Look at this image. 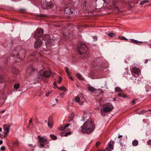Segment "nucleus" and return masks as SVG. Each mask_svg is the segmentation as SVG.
<instances>
[{
  "instance_id": "nucleus-44",
  "label": "nucleus",
  "mask_w": 151,
  "mask_h": 151,
  "mask_svg": "<svg viewBox=\"0 0 151 151\" xmlns=\"http://www.w3.org/2000/svg\"><path fill=\"white\" fill-rule=\"evenodd\" d=\"M53 84L54 85V86H57V83L56 82H54L53 83Z\"/></svg>"
},
{
  "instance_id": "nucleus-39",
  "label": "nucleus",
  "mask_w": 151,
  "mask_h": 151,
  "mask_svg": "<svg viewBox=\"0 0 151 151\" xmlns=\"http://www.w3.org/2000/svg\"><path fill=\"white\" fill-rule=\"evenodd\" d=\"M65 129L66 128H65V126H64V127H60V129L61 130H63Z\"/></svg>"
},
{
  "instance_id": "nucleus-43",
  "label": "nucleus",
  "mask_w": 151,
  "mask_h": 151,
  "mask_svg": "<svg viewBox=\"0 0 151 151\" xmlns=\"http://www.w3.org/2000/svg\"><path fill=\"white\" fill-rule=\"evenodd\" d=\"M70 125V124H66L65 125V128H66L67 127H68L69 125Z\"/></svg>"
},
{
  "instance_id": "nucleus-34",
  "label": "nucleus",
  "mask_w": 151,
  "mask_h": 151,
  "mask_svg": "<svg viewBox=\"0 0 151 151\" xmlns=\"http://www.w3.org/2000/svg\"><path fill=\"white\" fill-rule=\"evenodd\" d=\"M62 78L60 77H59V79L58 81H57V82L58 83H60L61 82V80H62Z\"/></svg>"
},
{
  "instance_id": "nucleus-28",
  "label": "nucleus",
  "mask_w": 151,
  "mask_h": 151,
  "mask_svg": "<svg viewBox=\"0 0 151 151\" xmlns=\"http://www.w3.org/2000/svg\"><path fill=\"white\" fill-rule=\"evenodd\" d=\"M123 2L122 0H118V1H113V4L115 5L116 4V3H119V2L121 3Z\"/></svg>"
},
{
  "instance_id": "nucleus-2",
  "label": "nucleus",
  "mask_w": 151,
  "mask_h": 151,
  "mask_svg": "<svg viewBox=\"0 0 151 151\" xmlns=\"http://www.w3.org/2000/svg\"><path fill=\"white\" fill-rule=\"evenodd\" d=\"M82 132L88 134L92 132L94 129V122L91 120L86 121L81 127Z\"/></svg>"
},
{
  "instance_id": "nucleus-58",
  "label": "nucleus",
  "mask_w": 151,
  "mask_h": 151,
  "mask_svg": "<svg viewBox=\"0 0 151 151\" xmlns=\"http://www.w3.org/2000/svg\"><path fill=\"white\" fill-rule=\"evenodd\" d=\"M61 151H65V150H62Z\"/></svg>"
},
{
  "instance_id": "nucleus-27",
  "label": "nucleus",
  "mask_w": 151,
  "mask_h": 151,
  "mask_svg": "<svg viewBox=\"0 0 151 151\" xmlns=\"http://www.w3.org/2000/svg\"><path fill=\"white\" fill-rule=\"evenodd\" d=\"M19 86L20 85L19 83L15 84L14 86V88L16 90H17L19 88Z\"/></svg>"
},
{
  "instance_id": "nucleus-57",
  "label": "nucleus",
  "mask_w": 151,
  "mask_h": 151,
  "mask_svg": "<svg viewBox=\"0 0 151 151\" xmlns=\"http://www.w3.org/2000/svg\"><path fill=\"white\" fill-rule=\"evenodd\" d=\"M55 99L56 101L57 102H58V99Z\"/></svg>"
},
{
  "instance_id": "nucleus-22",
  "label": "nucleus",
  "mask_w": 151,
  "mask_h": 151,
  "mask_svg": "<svg viewBox=\"0 0 151 151\" xmlns=\"http://www.w3.org/2000/svg\"><path fill=\"white\" fill-rule=\"evenodd\" d=\"M59 89L61 90L62 91H67L66 88L64 86H62L60 87H57Z\"/></svg>"
},
{
  "instance_id": "nucleus-52",
  "label": "nucleus",
  "mask_w": 151,
  "mask_h": 151,
  "mask_svg": "<svg viewBox=\"0 0 151 151\" xmlns=\"http://www.w3.org/2000/svg\"><path fill=\"white\" fill-rule=\"evenodd\" d=\"M31 70L32 71H33V68H31Z\"/></svg>"
},
{
  "instance_id": "nucleus-59",
  "label": "nucleus",
  "mask_w": 151,
  "mask_h": 151,
  "mask_svg": "<svg viewBox=\"0 0 151 151\" xmlns=\"http://www.w3.org/2000/svg\"><path fill=\"white\" fill-rule=\"evenodd\" d=\"M4 111H3L2 112H4Z\"/></svg>"
},
{
  "instance_id": "nucleus-11",
  "label": "nucleus",
  "mask_w": 151,
  "mask_h": 151,
  "mask_svg": "<svg viewBox=\"0 0 151 151\" xmlns=\"http://www.w3.org/2000/svg\"><path fill=\"white\" fill-rule=\"evenodd\" d=\"M3 128L4 130V134L6 135H7L9 133V126L6 125H3Z\"/></svg>"
},
{
  "instance_id": "nucleus-23",
  "label": "nucleus",
  "mask_w": 151,
  "mask_h": 151,
  "mask_svg": "<svg viewBox=\"0 0 151 151\" xmlns=\"http://www.w3.org/2000/svg\"><path fill=\"white\" fill-rule=\"evenodd\" d=\"M115 91L117 92H120L122 91V90L119 87H116L115 89Z\"/></svg>"
},
{
  "instance_id": "nucleus-46",
  "label": "nucleus",
  "mask_w": 151,
  "mask_h": 151,
  "mask_svg": "<svg viewBox=\"0 0 151 151\" xmlns=\"http://www.w3.org/2000/svg\"><path fill=\"white\" fill-rule=\"evenodd\" d=\"M29 123L30 124L31 123H32V119H30L29 121Z\"/></svg>"
},
{
  "instance_id": "nucleus-25",
  "label": "nucleus",
  "mask_w": 151,
  "mask_h": 151,
  "mask_svg": "<svg viewBox=\"0 0 151 151\" xmlns=\"http://www.w3.org/2000/svg\"><path fill=\"white\" fill-rule=\"evenodd\" d=\"M149 1L147 0H145L143 1H141L140 3V4L142 5L148 2Z\"/></svg>"
},
{
  "instance_id": "nucleus-48",
  "label": "nucleus",
  "mask_w": 151,
  "mask_h": 151,
  "mask_svg": "<svg viewBox=\"0 0 151 151\" xmlns=\"http://www.w3.org/2000/svg\"><path fill=\"white\" fill-rule=\"evenodd\" d=\"M3 143V141L2 140H0V145L1 144Z\"/></svg>"
},
{
  "instance_id": "nucleus-18",
  "label": "nucleus",
  "mask_w": 151,
  "mask_h": 151,
  "mask_svg": "<svg viewBox=\"0 0 151 151\" xmlns=\"http://www.w3.org/2000/svg\"><path fill=\"white\" fill-rule=\"evenodd\" d=\"M88 90L90 91L94 92L96 90V89L92 86H89L88 87Z\"/></svg>"
},
{
  "instance_id": "nucleus-1",
  "label": "nucleus",
  "mask_w": 151,
  "mask_h": 151,
  "mask_svg": "<svg viewBox=\"0 0 151 151\" xmlns=\"http://www.w3.org/2000/svg\"><path fill=\"white\" fill-rule=\"evenodd\" d=\"M43 34V29L42 28L37 29L35 33L34 37L37 40L34 43V47L35 49L38 48L40 47L42 44V42L40 39L42 38L45 41H47L45 42V45L47 49L46 51H48L52 47L54 46L55 43V41L52 39H50V36L48 35H45L42 37Z\"/></svg>"
},
{
  "instance_id": "nucleus-38",
  "label": "nucleus",
  "mask_w": 151,
  "mask_h": 151,
  "mask_svg": "<svg viewBox=\"0 0 151 151\" xmlns=\"http://www.w3.org/2000/svg\"><path fill=\"white\" fill-rule=\"evenodd\" d=\"M64 95V93H60V96L61 97H63Z\"/></svg>"
},
{
  "instance_id": "nucleus-16",
  "label": "nucleus",
  "mask_w": 151,
  "mask_h": 151,
  "mask_svg": "<svg viewBox=\"0 0 151 151\" xmlns=\"http://www.w3.org/2000/svg\"><path fill=\"white\" fill-rule=\"evenodd\" d=\"M105 33L106 34L110 37H114L116 35L115 34L112 32H110L109 33H108V32H106Z\"/></svg>"
},
{
  "instance_id": "nucleus-5",
  "label": "nucleus",
  "mask_w": 151,
  "mask_h": 151,
  "mask_svg": "<svg viewBox=\"0 0 151 151\" xmlns=\"http://www.w3.org/2000/svg\"><path fill=\"white\" fill-rule=\"evenodd\" d=\"M78 50L80 54H83L85 53L87 50V48L84 44L82 43L78 45Z\"/></svg>"
},
{
  "instance_id": "nucleus-56",
  "label": "nucleus",
  "mask_w": 151,
  "mask_h": 151,
  "mask_svg": "<svg viewBox=\"0 0 151 151\" xmlns=\"http://www.w3.org/2000/svg\"><path fill=\"white\" fill-rule=\"evenodd\" d=\"M147 110L151 111V109H148Z\"/></svg>"
},
{
  "instance_id": "nucleus-42",
  "label": "nucleus",
  "mask_w": 151,
  "mask_h": 151,
  "mask_svg": "<svg viewBox=\"0 0 151 151\" xmlns=\"http://www.w3.org/2000/svg\"><path fill=\"white\" fill-rule=\"evenodd\" d=\"M93 38V39H94V41H96L97 40V37H96V36H93L92 37Z\"/></svg>"
},
{
  "instance_id": "nucleus-13",
  "label": "nucleus",
  "mask_w": 151,
  "mask_h": 151,
  "mask_svg": "<svg viewBox=\"0 0 151 151\" xmlns=\"http://www.w3.org/2000/svg\"><path fill=\"white\" fill-rule=\"evenodd\" d=\"M75 100L76 102L78 103L80 105H82L83 104V102L81 100L80 98L78 96L75 97Z\"/></svg>"
},
{
  "instance_id": "nucleus-20",
  "label": "nucleus",
  "mask_w": 151,
  "mask_h": 151,
  "mask_svg": "<svg viewBox=\"0 0 151 151\" xmlns=\"http://www.w3.org/2000/svg\"><path fill=\"white\" fill-rule=\"evenodd\" d=\"M77 78L81 80H83V77L81 76V75L79 74H76V76Z\"/></svg>"
},
{
  "instance_id": "nucleus-15",
  "label": "nucleus",
  "mask_w": 151,
  "mask_h": 151,
  "mask_svg": "<svg viewBox=\"0 0 151 151\" xmlns=\"http://www.w3.org/2000/svg\"><path fill=\"white\" fill-rule=\"evenodd\" d=\"M89 76L92 79H95L97 78V77L96 76V74L93 73H91L89 74Z\"/></svg>"
},
{
  "instance_id": "nucleus-40",
  "label": "nucleus",
  "mask_w": 151,
  "mask_h": 151,
  "mask_svg": "<svg viewBox=\"0 0 151 151\" xmlns=\"http://www.w3.org/2000/svg\"><path fill=\"white\" fill-rule=\"evenodd\" d=\"M100 144V142H97L96 143V145L97 147L99 146Z\"/></svg>"
},
{
  "instance_id": "nucleus-24",
  "label": "nucleus",
  "mask_w": 151,
  "mask_h": 151,
  "mask_svg": "<svg viewBox=\"0 0 151 151\" xmlns=\"http://www.w3.org/2000/svg\"><path fill=\"white\" fill-rule=\"evenodd\" d=\"M118 96L124 98L126 97V96L124 94L122 93H119Z\"/></svg>"
},
{
  "instance_id": "nucleus-10",
  "label": "nucleus",
  "mask_w": 151,
  "mask_h": 151,
  "mask_svg": "<svg viewBox=\"0 0 151 151\" xmlns=\"http://www.w3.org/2000/svg\"><path fill=\"white\" fill-rule=\"evenodd\" d=\"M93 66L94 68H96L97 70H104V67L102 65H100V64H98V65H97L96 63H94L93 65Z\"/></svg>"
},
{
  "instance_id": "nucleus-7",
  "label": "nucleus",
  "mask_w": 151,
  "mask_h": 151,
  "mask_svg": "<svg viewBox=\"0 0 151 151\" xmlns=\"http://www.w3.org/2000/svg\"><path fill=\"white\" fill-rule=\"evenodd\" d=\"M38 137L39 139V142L40 143V148L47 147L45 146V143L47 141V139L45 137H41L40 136H38Z\"/></svg>"
},
{
  "instance_id": "nucleus-55",
  "label": "nucleus",
  "mask_w": 151,
  "mask_h": 151,
  "mask_svg": "<svg viewBox=\"0 0 151 151\" xmlns=\"http://www.w3.org/2000/svg\"><path fill=\"white\" fill-rule=\"evenodd\" d=\"M116 98H114V101H116Z\"/></svg>"
},
{
  "instance_id": "nucleus-35",
  "label": "nucleus",
  "mask_w": 151,
  "mask_h": 151,
  "mask_svg": "<svg viewBox=\"0 0 151 151\" xmlns=\"http://www.w3.org/2000/svg\"><path fill=\"white\" fill-rule=\"evenodd\" d=\"M71 134L70 132H69L67 133H65L64 134V136L65 137H66L68 136V135L70 134Z\"/></svg>"
},
{
  "instance_id": "nucleus-9",
  "label": "nucleus",
  "mask_w": 151,
  "mask_h": 151,
  "mask_svg": "<svg viewBox=\"0 0 151 151\" xmlns=\"http://www.w3.org/2000/svg\"><path fill=\"white\" fill-rule=\"evenodd\" d=\"M114 141H111L109 144V146L107 147L106 150L107 151H110L113 149V145L114 144Z\"/></svg>"
},
{
  "instance_id": "nucleus-45",
  "label": "nucleus",
  "mask_w": 151,
  "mask_h": 151,
  "mask_svg": "<svg viewBox=\"0 0 151 151\" xmlns=\"http://www.w3.org/2000/svg\"><path fill=\"white\" fill-rule=\"evenodd\" d=\"M49 94H50V93H46L45 94L46 96L47 97H48L49 96Z\"/></svg>"
},
{
  "instance_id": "nucleus-3",
  "label": "nucleus",
  "mask_w": 151,
  "mask_h": 151,
  "mask_svg": "<svg viewBox=\"0 0 151 151\" xmlns=\"http://www.w3.org/2000/svg\"><path fill=\"white\" fill-rule=\"evenodd\" d=\"M51 74V73L50 70L44 71L41 70L38 73L37 76L36 78V79L38 82L44 77L49 78Z\"/></svg>"
},
{
  "instance_id": "nucleus-50",
  "label": "nucleus",
  "mask_w": 151,
  "mask_h": 151,
  "mask_svg": "<svg viewBox=\"0 0 151 151\" xmlns=\"http://www.w3.org/2000/svg\"><path fill=\"white\" fill-rule=\"evenodd\" d=\"M148 60H146L145 61V63H147L148 62Z\"/></svg>"
},
{
  "instance_id": "nucleus-17",
  "label": "nucleus",
  "mask_w": 151,
  "mask_h": 151,
  "mask_svg": "<svg viewBox=\"0 0 151 151\" xmlns=\"http://www.w3.org/2000/svg\"><path fill=\"white\" fill-rule=\"evenodd\" d=\"M12 71L14 74L17 75L18 72V69L16 68H13Z\"/></svg>"
},
{
  "instance_id": "nucleus-19",
  "label": "nucleus",
  "mask_w": 151,
  "mask_h": 151,
  "mask_svg": "<svg viewBox=\"0 0 151 151\" xmlns=\"http://www.w3.org/2000/svg\"><path fill=\"white\" fill-rule=\"evenodd\" d=\"M138 144V141L136 140H133L132 142V144L133 146H137Z\"/></svg>"
},
{
  "instance_id": "nucleus-4",
  "label": "nucleus",
  "mask_w": 151,
  "mask_h": 151,
  "mask_svg": "<svg viewBox=\"0 0 151 151\" xmlns=\"http://www.w3.org/2000/svg\"><path fill=\"white\" fill-rule=\"evenodd\" d=\"M113 108V106L110 104H108L103 109L101 110V112L102 116H104L106 113L111 111Z\"/></svg>"
},
{
  "instance_id": "nucleus-51",
  "label": "nucleus",
  "mask_w": 151,
  "mask_h": 151,
  "mask_svg": "<svg viewBox=\"0 0 151 151\" xmlns=\"http://www.w3.org/2000/svg\"><path fill=\"white\" fill-rule=\"evenodd\" d=\"M149 46L150 48L151 49V44L149 45Z\"/></svg>"
},
{
  "instance_id": "nucleus-53",
  "label": "nucleus",
  "mask_w": 151,
  "mask_h": 151,
  "mask_svg": "<svg viewBox=\"0 0 151 151\" xmlns=\"http://www.w3.org/2000/svg\"><path fill=\"white\" fill-rule=\"evenodd\" d=\"M132 103H133V104H134V100H133V101H132Z\"/></svg>"
},
{
  "instance_id": "nucleus-33",
  "label": "nucleus",
  "mask_w": 151,
  "mask_h": 151,
  "mask_svg": "<svg viewBox=\"0 0 151 151\" xmlns=\"http://www.w3.org/2000/svg\"><path fill=\"white\" fill-rule=\"evenodd\" d=\"M65 70L67 74L70 73L68 70V68L66 67H65Z\"/></svg>"
},
{
  "instance_id": "nucleus-29",
  "label": "nucleus",
  "mask_w": 151,
  "mask_h": 151,
  "mask_svg": "<svg viewBox=\"0 0 151 151\" xmlns=\"http://www.w3.org/2000/svg\"><path fill=\"white\" fill-rule=\"evenodd\" d=\"M50 136L52 139H55L57 138V137L53 134H50Z\"/></svg>"
},
{
  "instance_id": "nucleus-41",
  "label": "nucleus",
  "mask_w": 151,
  "mask_h": 151,
  "mask_svg": "<svg viewBox=\"0 0 151 151\" xmlns=\"http://www.w3.org/2000/svg\"><path fill=\"white\" fill-rule=\"evenodd\" d=\"M5 149V147L4 146H2L1 147V150H4Z\"/></svg>"
},
{
  "instance_id": "nucleus-61",
  "label": "nucleus",
  "mask_w": 151,
  "mask_h": 151,
  "mask_svg": "<svg viewBox=\"0 0 151 151\" xmlns=\"http://www.w3.org/2000/svg\"><path fill=\"white\" fill-rule=\"evenodd\" d=\"M3 102H4V100L3 99Z\"/></svg>"
},
{
  "instance_id": "nucleus-62",
  "label": "nucleus",
  "mask_w": 151,
  "mask_h": 151,
  "mask_svg": "<svg viewBox=\"0 0 151 151\" xmlns=\"http://www.w3.org/2000/svg\"><path fill=\"white\" fill-rule=\"evenodd\" d=\"M103 0V1H104V2L105 1L104 0Z\"/></svg>"
},
{
  "instance_id": "nucleus-49",
  "label": "nucleus",
  "mask_w": 151,
  "mask_h": 151,
  "mask_svg": "<svg viewBox=\"0 0 151 151\" xmlns=\"http://www.w3.org/2000/svg\"><path fill=\"white\" fill-rule=\"evenodd\" d=\"M122 135H120L118 137V138H121L122 137Z\"/></svg>"
},
{
  "instance_id": "nucleus-32",
  "label": "nucleus",
  "mask_w": 151,
  "mask_h": 151,
  "mask_svg": "<svg viewBox=\"0 0 151 151\" xmlns=\"http://www.w3.org/2000/svg\"><path fill=\"white\" fill-rule=\"evenodd\" d=\"M47 124H48V127L50 128H51L52 127V125L51 123H50L49 122H48L47 123Z\"/></svg>"
},
{
  "instance_id": "nucleus-14",
  "label": "nucleus",
  "mask_w": 151,
  "mask_h": 151,
  "mask_svg": "<svg viewBox=\"0 0 151 151\" xmlns=\"http://www.w3.org/2000/svg\"><path fill=\"white\" fill-rule=\"evenodd\" d=\"M130 42H131L133 43H136V44H138L139 45H140L139 44H137L139 42V43H142L143 42H142L139 41L137 40H134L133 39H131L130 40Z\"/></svg>"
},
{
  "instance_id": "nucleus-8",
  "label": "nucleus",
  "mask_w": 151,
  "mask_h": 151,
  "mask_svg": "<svg viewBox=\"0 0 151 151\" xmlns=\"http://www.w3.org/2000/svg\"><path fill=\"white\" fill-rule=\"evenodd\" d=\"M132 72L133 76L135 77H137L139 76V74L140 73V70L138 68L135 67L132 68Z\"/></svg>"
},
{
  "instance_id": "nucleus-54",
  "label": "nucleus",
  "mask_w": 151,
  "mask_h": 151,
  "mask_svg": "<svg viewBox=\"0 0 151 151\" xmlns=\"http://www.w3.org/2000/svg\"><path fill=\"white\" fill-rule=\"evenodd\" d=\"M2 131V129L1 128H0V131L1 132Z\"/></svg>"
},
{
  "instance_id": "nucleus-31",
  "label": "nucleus",
  "mask_w": 151,
  "mask_h": 151,
  "mask_svg": "<svg viewBox=\"0 0 151 151\" xmlns=\"http://www.w3.org/2000/svg\"><path fill=\"white\" fill-rule=\"evenodd\" d=\"M4 81V79L2 76H0V83L3 82Z\"/></svg>"
},
{
  "instance_id": "nucleus-63",
  "label": "nucleus",
  "mask_w": 151,
  "mask_h": 151,
  "mask_svg": "<svg viewBox=\"0 0 151 151\" xmlns=\"http://www.w3.org/2000/svg\"><path fill=\"white\" fill-rule=\"evenodd\" d=\"M117 8V9H118V7H117V8Z\"/></svg>"
},
{
  "instance_id": "nucleus-12",
  "label": "nucleus",
  "mask_w": 151,
  "mask_h": 151,
  "mask_svg": "<svg viewBox=\"0 0 151 151\" xmlns=\"http://www.w3.org/2000/svg\"><path fill=\"white\" fill-rule=\"evenodd\" d=\"M64 12L65 13L69 15L73 14V15H75V14H73V12L70 9L66 8Z\"/></svg>"
},
{
  "instance_id": "nucleus-36",
  "label": "nucleus",
  "mask_w": 151,
  "mask_h": 151,
  "mask_svg": "<svg viewBox=\"0 0 151 151\" xmlns=\"http://www.w3.org/2000/svg\"><path fill=\"white\" fill-rule=\"evenodd\" d=\"M68 76L69 77V78L72 80V81H73L74 80L73 78H72L71 76H70V73L68 74Z\"/></svg>"
},
{
  "instance_id": "nucleus-37",
  "label": "nucleus",
  "mask_w": 151,
  "mask_h": 151,
  "mask_svg": "<svg viewBox=\"0 0 151 151\" xmlns=\"http://www.w3.org/2000/svg\"><path fill=\"white\" fill-rule=\"evenodd\" d=\"M147 144L148 145H151V139L147 141Z\"/></svg>"
},
{
  "instance_id": "nucleus-26",
  "label": "nucleus",
  "mask_w": 151,
  "mask_h": 151,
  "mask_svg": "<svg viewBox=\"0 0 151 151\" xmlns=\"http://www.w3.org/2000/svg\"><path fill=\"white\" fill-rule=\"evenodd\" d=\"M82 6L83 8H85L86 5V0H83L82 2Z\"/></svg>"
},
{
  "instance_id": "nucleus-6",
  "label": "nucleus",
  "mask_w": 151,
  "mask_h": 151,
  "mask_svg": "<svg viewBox=\"0 0 151 151\" xmlns=\"http://www.w3.org/2000/svg\"><path fill=\"white\" fill-rule=\"evenodd\" d=\"M53 6V4L52 2H47L46 0L42 4L41 7L44 9H50Z\"/></svg>"
},
{
  "instance_id": "nucleus-47",
  "label": "nucleus",
  "mask_w": 151,
  "mask_h": 151,
  "mask_svg": "<svg viewBox=\"0 0 151 151\" xmlns=\"http://www.w3.org/2000/svg\"><path fill=\"white\" fill-rule=\"evenodd\" d=\"M85 120V118L84 117H83V119L81 120V121H84Z\"/></svg>"
},
{
  "instance_id": "nucleus-60",
  "label": "nucleus",
  "mask_w": 151,
  "mask_h": 151,
  "mask_svg": "<svg viewBox=\"0 0 151 151\" xmlns=\"http://www.w3.org/2000/svg\"><path fill=\"white\" fill-rule=\"evenodd\" d=\"M45 122H47L46 121H45Z\"/></svg>"
},
{
  "instance_id": "nucleus-30",
  "label": "nucleus",
  "mask_w": 151,
  "mask_h": 151,
  "mask_svg": "<svg viewBox=\"0 0 151 151\" xmlns=\"http://www.w3.org/2000/svg\"><path fill=\"white\" fill-rule=\"evenodd\" d=\"M119 38L121 40H127V39L126 38L123 37H119Z\"/></svg>"
},
{
  "instance_id": "nucleus-21",
  "label": "nucleus",
  "mask_w": 151,
  "mask_h": 151,
  "mask_svg": "<svg viewBox=\"0 0 151 151\" xmlns=\"http://www.w3.org/2000/svg\"><path fill=\"white\" fill-rule=\"evenodd\" d=\"M18 52L17 50L14 51L13 53V55H12V56L13 57L18 56L19 55Z\"/></svg>"
}]
</instances>
